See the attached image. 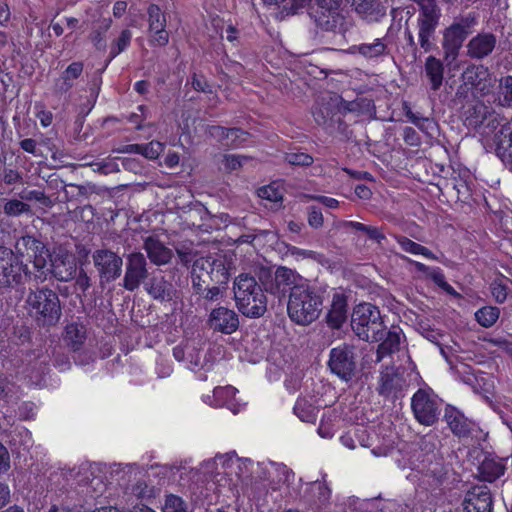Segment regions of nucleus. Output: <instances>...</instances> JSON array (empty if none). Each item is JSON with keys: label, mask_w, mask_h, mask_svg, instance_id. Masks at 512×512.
<instances>
[{"label": "nucleus", "mask_w": 512, "mask_h": 512, "mask_svg": "<svg viewBox=\"0 0 512 512\" xmlns=\"http://www.w3.org/2000/svg\"><path fill=\"white\" fill-rule=\"evenodd\" d=\"M323 291L309 284L294 285L289 294L287 312L299 325H308L318 319L323 306Z\"/></svg>", "instance_id": "f257e3e1"}, {"label": "nucleus", "mask_w": 512, "mask_h": 512, "mask_svg": "<svg viewBox=\"0 0 512 512\" xmlns=\"http://www.w3.org/2000/svg\"><path fill=\"white\" fill-rule=\"evenodd\" d=\"M236 307L246 317L259 318L267 311V297L263 284L254 276L241 273L233 283Z\"/></svg>", "instance_id": "f03ea898"}, {"label": "nucleus", "mask_w": 512, "mask_h": 512, "mask_svg": "<svg viewBox=\"0 0 512 512\" xmlns=\"http://www.w3.org/2000/svg\"><path fill=\"white\" fill-rule=\"evenodd\" d=\"M417 6L416 28L421 52L428 53L435 48L436 31L442 17L437 0H411Z\"/></svg>", "instance_id": "7ed1b4c3"}, {"label": "nucleus", "mask_w": 512, "mask_h": 512, "mask_svg": "<svg viewBox=\"0 0 512 512\" xmlns=\"http://www.w3.org/2000/svg\"><path fill=\"white\" fill-rule=\"evenodd\" d=\"M351 327L359 339L366 342H379L384 337L386 329L380 309L367 302L354 307Z\"/></svg>", "instance_id": "20e7f679"}, {"label": "nucleus", "mask_w": 512, "mask_h": 512, "mask_svg": "<svg viewBox=\"0 0 512 512\" xmlns=\"http://www.w3.org/2000/svg\"><path fill=\"white\" fill-rule=\"evenodd\" d=\"M28 311L39 326L51 327L58 323L61 317L60 300L57 293L43 287L31 291L26 300Z\"/></svg>", "instance_id": "39448f33"}, {"label": "nucleus", "mask_w": 512, "mask_h": 512, "mask_svg": "<svg viewBox=\"0 0 512 512\" xmlns=\"http://www.w3.org/2000/svg\"><path fill=\"white\" fill-rule=\"evenodd\" d=\"M30 274L21 255L0 246V289H18L30 279Z\"/></svg>", "instance_id": "423d86ee"}, {"label": "nucleus", "mask_w": 512, "mask_h": 512, "mask_svg": "<svg viewBox=\"0 0 512 512\" xmlns=\"http://www.w3.org/2000/svg\"><path fill=\"white\" fill-rule=\"evenodd\" d=\"M229 277V270L222 259L200 258L193 265L192 282L196 293H200L202 284L226 285Z\"/></svg>", "instance_id": "0eeeda50"}, {"label": "nucleus", "mask_w": 512, "mask_h": 512, "mask_svg": "<svg viewBox=\"0 0 512 512\" xmlns=\"http://www.w3.org/2000/svg\"><path fill=\"white\" fill-rule=\"evenodd\" d=\"M296 272L285 266H279L275 272L269 268H261L258 272V279L263 284L266 293L273 295L282 301L295 283Z\"/></svg>", "instance_id": "6e6552de"}, {"label": "nucleus", "mask_w": 512, "mask_h": 512, "mask_svg": "<svg viewBox=\"0 0 512 512\" xmlns=\"http://www.w3.org/2000/svg\"><path fill=\"white\" fill-rule=\"evenodd\" d=\"M476 23L475 14L469 13L445 29L442 45L446 59L454 60L458 56L460 48Z\"/></svg>", "instance_id": "1a4fd4ad"}, {"label": "nucleus", "mask_w": 512, "mask_h": 512, "mask_svg": "<svg viewBox=\"0 0 512 512\" xmlns=\"http://www.w3.org/2000/svg\"><path fill=\"white\" fill-rule=\"evenodd\" d=\"M411 409L419 424L433 426L440 415L438 396L431 388H420L411 398Z\"/></svg>", "instance_id": "9d476101"}, {"label": "nucleus", "mask_w": 512, "mask_h": 512, "mask_svg": "<svg viewBox=\"0 0 512 512\" xmlns=\"http://www.w3.org/2000/svg\"><path fill=\"white\" fill-rule=\"evenodd\" d=\"M356 355L354 347L342 344L330 350L328 366L331 372L340 379L351 380L356 371Z\"/></svg>", "instance_id": "9b49d317"}, {"label": "nucleus", "mask_w": 512, "mask_h": 512, "mask_svg": "<svg viewBox=\"0 0 512 512\" xmlns=\"http://www.w3.org/2000/svg\"><path fill=\"white\" fill-rule=\"evenodd\" d=\"M343 0H315L311 16L317 27L333 31L342 19L340 8Z\"/></svg>", "instance_id": "f8f14e48"}, {"label": "nucleus", "mask_w": 512, "mask_h": 512, "mask_svg": "<svg viewBox=\"0 0 512 512\" xmlns=\"http://www.w3.org/2000/svg\"><path fill=\"white\" fill-rule=\"evenodd\" d=\"M494 129L501 126L495 133L493 143L495 145V154L503 164L512 171V121H505L500 124L498 117H494L488 124Z\"/></svg>", "instance_id": "ddd939ff"}, {"label": "nucleus", "mask_w": 512, "mask_h": 512, "mask_svg": "<svg viewBox=\"0 0 512 512\" xmlns=\"http://www.w3.org/2000/svg\"><path fill=\"white\" fill-rule=\"evenodd\" d=\"M93 260L99 272L101 283H110L121 275L123 261L116 253L107 249H100L94 252Z\"/></svg>", "instance_id": "4468645a"}, {"label": "nucleus", "mask_w": 512, "mask_h": 512, "mask_svg": "<svg viewBox=\"0 0 512 512\" xmlns=\"http://www.w3.org/2000/svg\"><path fill=\"white\" fill-rule=\"evenodd\" d=\"M149 43L151 46L164 47L169 43V33L166 30L167 20L165 14L157 4H150L147 8Z\"/></svg>", "instance_id": "2eb2a0df"}, {"label": "nucleus", "mask_w": 512, "mask_h": 512, "mask_svg": "<svg viewBox=\"0 0 512 512\" xmlns=\"http://www.w3.org/2000/svg\"><path fill=\"white\" fill-rule=\"evenodd\" d=\"M147 276V262L144 255L141 253L130 254L126 261L123 287L128 291H135Z\"/></svg>", "instance_id": "dca6fc26"}, {"label": "nucleus", "mask_w": 512, "mask_h": 512, "mask_svg": "<svg viewBox=\"0 0 512 512\" xmlns=\"http://www.w3.org/2000/svg\"><path fill=\"white\" fill-rule=\"evenodd\" d=\"M444 420L452 434L459 439L469 438L475 428V422L451 404L444 409Z\"/></svg>", "instance_id": "f3484780"}, {"label": "nucleus", "mask_w": 512, "mask_h": 512, "mask_svg": "<svg viewBox=\"0 0 512 512\" xmlns=\"http://www.w3.org/2000/svg\"><path fill=\"white\" fill-rule=\"evenodd\" d=\"M490 72L484 65H469L462 73V85L473 95L483 94L490 86Z\"/></svg>", "instance_id": "a211bd4d"}, {"label": "nucleus", "mask_w": 512, "mask_h": 512, "mask_svg": "<svg viewBox=\"0 0 512 512\" xmlns=\"http://www.w3.org/2000/svg\"><path fill=\"white\" fill-rule=\"evenodd\" d=\"M208 324L216 332L232 334L239 327V317L234 310L219 306L210 312Z\"/></svg>", "instance_id": "6ab92c4d"}, {"label": "nucleus", "mask_w": 512, "mask_h": 512, "mask_svg": "<svg viewBox=\"0 0 512 512\" xmlns=\"http://www.w3.org/2000/svg\"><path fill=\"white\" fill-rule=\"evenodd\" d=\"M493 497L485 485L472 487L464 499V512H492Z\"/></svg>", "instance_id": "aec40b11"}, {"label": "nucleus", "mask_w": 512, "mask_h": 512, "mask_svg": "<svg viewBox=\"0 0 512 512\" xmlns=\"http://www.w3.org/2000/svg\"><path fill=\"white\" fill-rule=\"evenodd\" d=\"M84 70L82 61H73L54 79L52 93L55 97L61 98L70 92L77 79L81 77Z\"/></svg>", "instance_id": "412c9836"}, {"label": "nucleus", "mask_w": 512, "mask_h": 512, "mask_svg": "<svg viewBox=\"0 0 512 512\" xmlns=\"http://www.w3.org/2000/svg\"><path fill=\"white\" fill-rule=\"evenodd\" d=\"M506 471V461L503 458L488 454L478 466V473L481 480L489 483L495 482Z\"/></svg>", "instance_id": "4be33fe9"}, {"label": "nucleus", "mask_w": 512, "mask_h": 512, "mask_svg": "<svg viewBox=\"0 0 512 512\" xmlns=\"http://www.w3.org/2000/svg\"><path fill=\"white\" fill-rule=\"evenodd\" d=\"M496 36L492 33H478L471 38L467 45L468 55L471 58L483 59L492 53L496 46Z\"/></svg>", "instance_id": "5701e85b"}, {"label": "nucleus", "mask_w": 512, "mask_h": 512, "mask_svg": "<svg viewBox=\"0 0 512 512\" xmlns=\"http://www.w3.org/2000/svg\"><path fill=\"white\" fill-rule=\"evenodd\" d=\"M347 298L342 293H335L326 314V323L331 329H340L347 320Z\"/></svg>", "instance_id": "b1692460"}, {"label": "nucleus", "mask_w": 512, "mask_h": 512, "mask_svg": "<svg viewBox=\"0 0 512 512\" xmlns=\"http://www.w3.org/2000/svg\"><path fill=\"white\" fill-rule=\"evenodd\" d=\"M401 335L403 331L399 326H392L388 331H384V337L379 341L377 348V361H381L400 350Z\"/></svg>", "instance_id": "393cba45"}, {"label": "nucleus", "mask_w": 512, "mask_h": 512, "mask_svg": "<svg viewBox=\"0 0 512 512\" xmlns=\"http://www.w3.org/2000/svg\"><path fill=\"white\" fill-rule=\"evenodd\" d=\"M63 341L65 345L73 352L82 349L86 339L87 330L85 325L81 323H68L63 332Z\"/></svg>", "instance_id": "a878e982"}, {"label": "nucleus", "mask_w": 512, "mask_h": 512, "mask_svg": "<svg viewBox=\"0 0 512 512\" xmlns=\"http://www.w3.org/2000/svg\"><path fill=\"white\" fill-rule=\"evenodd\" d=\"M403 109L408 121L414 124L425 135L430 138L438 136L439 125L433 118L423 116L418 112H413L407 104L404 105Z\"/></svg>", "instance_id": "bb28decb"}, {"label": "nucleus", "mask_w": 512, "mask_h": 512, "mask_svg": "<svg viewBox=\"0 0 512 512\" xmlns=\"http://www.w3.org/2000/svg\"><path fill=\"white\" fill-rule=\"evenodd\" d=\"M424 73L429 82L430 89L438 91L444 80L443 62L435 56H428L424 64Z\"/></svg>", "instance_id": "cd10ccee"}, {"label": "nucleus", "mask_w": 512, "mask_h": 512, "mask_svg": "<svg viewBox=\"0 0 512 512\" xmlns=\"http://www.w3.org/2000/svg\"><path fill=\"white\" fill-rule=\"evenodd\" d=\"M144 248L150 261L156 265H164L171 260V250L158 239L148 237L144 242Z\"/></svg>", "instance_id": "c85d7f7f"}, {"label": "nucleus", "mask_w": 512, "mask_h": 512, "mask_svg": "<svg viewBox=\"0 0 512 512\" xmlns=\"http://www.w3.org/2000/svg\"><path fill=\"white\" fill-rule=\"evenodd\" d=\"M353 53H358L365 59H374L384 56L388 53L387 45L380 38L374 39L372 43H360L350 47Z\"/></svg>", "instance_id": "c756f323"}, {"label": "nucleus", "mask_w": 512, "mask_h": 512, "mask_svg": "<svg viewBox=\"0 0 512 512\" xmlns=\"http://www.w3.org/2000/svg\"><path fill=\"white\" fill-rule=\"evenodd\" d=\"M404 385V379L397 373H383L380 378L379 392L385 397H398Z\"/></svg>", "instance_id": "7c9ffc66"}, {"label": "nucleus", "mask_w": 512, "mask_h": 512, "mask_svg": "<svg viewBox=\"0 0 512 512\" xmlns=\"http://www.w3.org/2000/svg\"><path fill=\"white\" fill-rule=\"evenodd\" d=\"M172 285L164 277H152L146 283V291L156 300H170Z\"/></svg>", "instance_id": "2f4dec72"}, {"label": "nucleus", "mask_w": 512, "mask_h": 512, "mask_svg": "<svg viewBox=\"0 0 512 512\" xmlns=\"http://www.w3.org/2000/svg\"><path fill=\"white\" fill-rule=\"evenodd\" d=\"M132 33L129 29H123L119 37L111 44L108 59L100 70V74L104 73L111 61L120 53L125 51L131 43Z\"/></svg>", "instance_id": "473e14b6"}, {"label": "nucleus", "mask_w": 512, "mask_h": 512, "mask_svg": "<svg viewBox=\"0 0 512 512\" xmlns=\"http://www.w3.org/2000/svg\"><path fill=\"white\" fill-rule=\"evenodd\" d=\"M395 240L399 247L406 253H410L413 255H422L425 258L431 260L436 259L435 254L430 249L421 244L416 243L415 241L409 239L406 236L397 235L395 236Z\"/></svg>", "instance_id": "72a5a7b5"}, {"label": "nucleus", "mask_w": 512, "mask_h": 512, "mask_svg": "<svg viewBox=\"0 0 512 512\" xmlns=\"http://www.w3.org/2000/svg\"><path fill=\"white\" fill-rule=\"evenodd\" d=\"M294 414L302 421L306 423H314L317 418V410L313 404H311L305 398H298L293 407Z\"/></svg>", "instance_id": "f704fd0d"}, {"label": "nucleus", "mask_w": 512, "mask_h": 512, "mask_svg": "<svg viewBox=\"0 0 512 512\" xmlns=\"http://www.w3.org/2000/svg\"><path fill=\"white\" fill-rule=\"evenodd\" d=\"M500 316V310L495 306H484L475 312V319L484 328L492 327Z\"/></svg>", "instance_id": "c9c22d12"}, {"label": "nucleus", "mask_w": 512, "mask_h": 512, "mask_svg": "<svg viewBox=\"0 0 512 512\" xmlns=\"http://www.w3.org/2000/svg\"><path fill=\"white\" fill-rule=\"evenodd\" d=\"M250 133L244 131L241 128H228L227 140L224 143L226 149H238L242 148L248 142Z\"/></svg>", "instance_id": "e433bc0d"}, {"label": "nucleus", "mask_w": 512, "mask_h": 512, "mask_svg": "<svg viewBox=\"0 0 512 512\" xmlns=\"http://www.w3.org/2000/svg\"><path fill=\"white\" fill-rule=\"evenodd\" d=\"M428 277L444 292L452 296H458L459 294L454 287L446 281L443 270L439 267H434L428 273Z\"/></svg>", "instance_id": "4c0bfd02"}, {"label": "nucleus", "mask_w": 512, "mask_h": 512, "mask_svg": "<svg viewBox=\"0 0 512 512\" xmlns=\"http://www.w3.org/2000/svg\"><path fill=\"white\" fill-rule=\"evenodd\" d=\"M348 110L362 115H370L375 112V104L372 99L358 97L348 103Z\"/></svg>", "instance_id": "58836bf2"}, {"label": "nucleus", "mask_w": 512, "mask_h": 512, "mask_svg": "<svg viewBox=\"0 0 512 512\" xmlns=\"http://www.w3.org/2000/svg\"><path fill=\"white\" fill-rule=\"evenodd\" d=\"M504 277L496 278L490 284V291L495 299V301L499 304L504 303L507 300L509 289L504 282Z\"/></svg>", "instance_id": "ea45409f"}, {"label": "nucleus", "mask_w": 512, "mask_h": 512, "mask_svg": "<svg viewBox=\"0 0 512 512\" xmlns=\"http://www.w3.org/2000/svg\"><path fill=\"white\" fill-rule=\"evenodd\" d=\"M499 95L502 105L512 107V75L501 80Z\"/></svg>", "instance_id": "a19ab883"}, {"label": "nucleus", "mask_w": 512, "mask_h": 512, "mask_svg": "<svg viewBox=\"0 0 512 512\" xmlns=\"http://www.w3.org/2000/svg\"><path fill=\"white\" fill-rule=\"evenodd\" d=\"M4 213L8 216H19L30 210V206L20 200L10 199L3 207Z\"/></svg>", "instance_id": "79ce46f5"}, {"label": "nucleus", "mask_w": 512, "mask_h": 512, "mask_svg": "<svg viewBox=\"0 0 512 512\" xmlns=\"http://www.w3.org/2000/svg\"><path fill=\"white\" fill-rule=\"evenodd\" d=\"M163 512H187L185 501L180 496L167 495Z\"/></svg>", "instance_id": "37998d69"}, {"label": "nucleus", "mask_w": 512, "mask_h": 512, "mask_svg": "<svg viewBox=\"0 0 512 512\" xmlns=\"http://www.w3.org/2000/svg\"><path fill=\"white\" fill-rule=\"evenodd\" d=\"M34 108L36 109L35 116L39 119L42 127H49L53 122V114L51 111L46 110L44 104L41 102L35 103Z\"/></svg>", "instance_id": "c03bdc74"}, {"label": "nucleus", "mask_w": 512, "mask_h": 512, "mask_svg": "<svg viewBox=\"0 0 512 512\" xmlns=\"http://www.w3.org/2000/svg\"><path fill=\"white\" fill-rule=\"evenodd\" d=\"M19 197L25 201H37L42 204H47L49 202V198L46 196L43 190L24 189L19 193Z\"/></svg>", "instance_id": "a18cd8bd"}, {"label": "nucleus", "mask_w": 512, "mask_h": 512, "mask_svg": "<svg viewBox=\"0 0 512 512\" xmlns=\"http://www.w3.org/2000/svg\"><path fill=\"white\" fill-rule=\"evenodd\" d=\"M1 175L6 185H14L23 182L22 173L15 168L4 167Z\"/></svg>", "instance_id": "49530a36"}, {"label": "nucleus", "mask_w": 512, "mask_h": 512, "mask_svg": "<svg viewBox=\"0 0 512 512\" xmlns=\"http://www.w3.org/2000/svg\"><path fill=\"white\" fill-rule=\"evenodd\" d=\"M259 197L265 200H269L272 202L282 201L283 195L278 188H275L273 185H267L259 189L258 191Z\"/></svg>", "instance_id": "de8ad7c7"}, {"label": "nucleus", "mask_w": 512, "mask_h": 512, "mask_svg": "<svg viewBox=\"0 0 512 512\" xmlns=\"http://www.w3.org/2000/svg\"><path fill=\"white\" fill-rule=\"evenodd\" d=\"M143 156L147 159H157L164 150V145L156 140L144 144Z\"/></svg>", "instance_id": "09e8293b"}, {"label": "nucleus", "mask_w": 512, "mask_h": 512, "mask_svg": "<svg viewBox=\"0 0 512 512\" xmlns=\"http://www.w3.org/2000/svg\"><path fill=\"white\" fill-rule=\"evenodd\" d=\"M324 222L322 211L317 206L308 208V224L315 229L322 227Z\"/></svg>", "instance_id": "8fccbe9b"}, {"label": "nucleus", "mask_w": 512, "mask_h": 512, "mask_svg": "<svg viewBox=\"0 0 512 512\" xmlns=\"http://www.w3.org/2000/svg\"><path fill=\"white\" fill-rule=\"evenodd\" d=\"M192 88L197 92L211 93V85L206 80L205 76L194 73L191 77Z\"/></svg>", "instance_id": "3c124183"}, {"label": "nucleus", "mask_w": 512, "mask_h": 512, "mask_svg": "<svg viewBox=\"0 0 512 512\" xmlns=\"http://www.w3.org/2000/svg\"><path fill=\"white\" fill-rule=\"evenodd\" d=\"M207 133L224 147V143L227 140L228 128L219 125H211L208 126Z\"/></svg>", "instance_id": "603ef678"}, {"label": "nucleus", "mask_w": 512, "mask_h": 512, "mask_svg": "<svg viewBox=\"0 0 512 512\" xmlns=\"http://www.w3.org/2000/svg\"><path fill=\"white\" fill-rule=\"evenodd\" d=\"M453 189L459 201L466 202L471 197V189L466 181L453 182Z\"/></svg>", "instance_id": "864d4df0"}, {"label": "nucleus", "mask_w": 512, "mask_h": 512, "mask_svg": "<svg viewBox=\"0 0 512 512\" xmlns=\"http://www.w3.org/2000/svg\"><path fill=\"white\" fill-rule=\"evenodd\" d=\"M247 158L244 156L228 154L224 156V167L228 171L238 170L242 167L243 160Z\"/></svg>", "instance_id": "5fc2aeb1"}, {"label": "nucleus", "mask_w": 512, "mask_h": 512, "mask_svg": "<svg viewBox=\"0 0 512 512\" xmlns=\"http://www.w3.org/2000/svg\"><path fill=\"white\" fill-rule=\"evenodd\" d=\"M288 161L292 165L309 166L313 163V157L307 153H292L288 155Z\"/></svg>", "instance_id": "6e6d98bb"}, {"label": "nucleus", "mask_w": 512, "mask_h": 512, "mask_svg": "<svg viewBox=\"0 0 512 512\" xmlns=\"http://www.w3.org/2000/svg\"><path fill=\"white\" fill-rule=\"evenodd\" d=\"M91 286L90 278L87 273L81 269L75 279V290L85 293Z\"/></svg>", "instance_id": "4d7b16f0"}, {"label": "nucleus", "mask_w": 512, "mask_h": 512, "mask_svg": "<svg viewBox=\"0 0 512 512\" xmlns=\"http://www.w3.org/2000/svg\"><path fill=\"white\" fill-rule=\"evenodd\" d=\"M402 137L404 142L410 146H418L420 144V137L412 127L406 126L403 129Z\"/></svg>", "instance_id": "13d9d810"}, {"label": "nucleus", "mask_w": 512, "mask_h": 512, "mask_svg": "<svg viewBox=\"0 0 512 512\" xmlns=\"http://www.w3.org/2000/svg\"><path fill=\"white\" fill-rule=\"evenodd\" d=\"M10 454L8 449L0 442V474H6L10 470Z\"/></svg>", "instance_id": "bf43d9fd"}, {"label": "nucleus", "mask_w": 512, "mask_h": 512, "mask_svg": "<svg viewBox=\"0 0 512 512\" xmlns=\"http://www.w3.org/2000/svg\"><path fill=\"white\" fill-rule=\"evenodd\" d=\"M212 286L210 285H207V284H202V290L200 291L199 294H202L204 296L205 299L207 300H217L219 295H220V288L219 286L220 285H215V284H211Z\"/></svg>", "instance_id": "052dcab7"}, {"label": "nucleus", "mask_w": 512, "mask_h": 512, "mask_svg": "<svg viewBox=\"0 0 512 512\" xmlns=\"http://www.w3.org/2000/svg\"><path fill=\"white\" fill-rule=\"evenodd\" d=\"M89 38L97 50L105 49L104 33L101 30L92 31Z\"/></svg>", "instance_id": "680f3d73"}, {"label": "nucleus", "mask_w": 512, "mask_h": 512, "mask_svg": "<svg viewBox=\"0 0 512 512\" xmlns=\"http://www.w3.org/2000/svg\"><path fill=\"white\" fill-rule=\"evenodd\" d=\"M144 144H127L117 148L118 153L139 154L143 156Z\"/></svg>", "instance_id": "e2e57ef3"}, {"label": "nucleus", "mask_w": 512, "mask_h": 512, "mask_svg": "<svg viewBox=\"0 0 512 512\" xmlns=\"http://www.w3.org/2000/svg\"><path fill=\"white\" fill-rule=\"evenodd\" d=\"M20 148L25 152L37 155V142L33 138H25L19 142Z\"/></svg>", "instance_id": "0e129e2a"}, {"label": "nucleus", "mask_w": 512, "mask_h": 512, "mask_svg": "<svg viewBox=\"0 0 512 512\" xmlns=\"http://www.w3.org/2000/svg\"><path fill=\"white\" fill-rule=\"evenodd\" d=\"M355 9L360 14H370L373 9V3L371 0L355 1Z\"/></svg>", "instance_id": "69168bd1"}, {"label": "nucleus", "mask_w": 512, "mask_h": 512, "mask_svg": "<svg viewBox=\"0 0 512 512\" xmlns=\"http://www.w3.org/2000/svg\"><path fill=\"white\" fill-rule=\"evenodd\" d=\"M354 192L358 198L363 199V200H368L372 196L371 189L368 186H366L365 184L356 185Z\"/></svg>", "instance_id": "338daca9"}, {"label": "nucleus", "mask_w": 512, "mask_h": 512, "mask_svg": "<svg viewBox=\"0 0 512 512\" xmlns=\"http://www.w3.org/2000/svg\"><path fill=\"white\" fill-rule=\"evenodd\" d=\"M365 234L368 236L369 239L375 240L378 243L385 239L384 233L378 227L369 225L367 232Z\"/></svg>", "instance_id": "774afa93"}]
</instances>
